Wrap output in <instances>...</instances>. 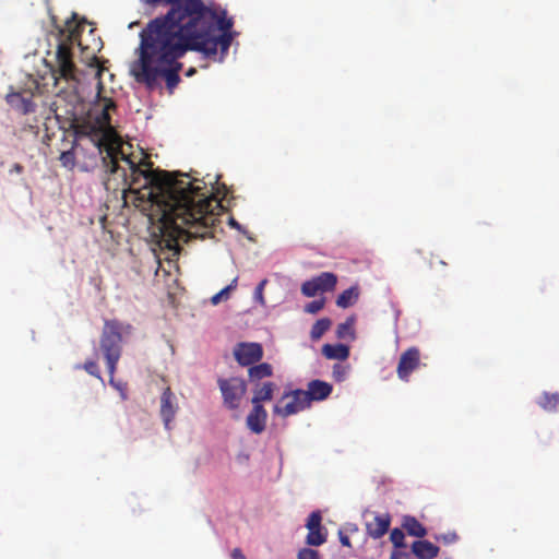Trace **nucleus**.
<instances>
[{"instance_id": "obj_4", "label": "nucleus", "mask_w": 559, "mask_h": 559, "mask_svg": "<svg viewBox=\"0 0 559 559\" xmlns=\"http://www.w3.org/2000/svg\"><path fill=\"white\" fill-rule=\"evenodd\" d=\"M68 39L70 43L61 41L57 46L56 67L51 68L55 85L58 84L60 79H63L73 85L79 83V79L76 76L78 69L73 62V53L71 49V45L74 41H78L79 46L82 45L81 41L78 40L76 29L70 32Z\"/></svg>"}, {"instance_id": "obj_31", "label": "nucleus", "mask_w": 559, "mask_h": 559, "mask_svg": "<svg viewBox=\"0 0 559 559\" xmlns=\"http://www.w3.org/2000/svg\"><path fill=\"white\" fill-rule=\"evenodd\" d=\"M324 304V298L312 300L311 302L306 305L305 311L312 314L318 313L320 310L323 309Z\"/></svg>"}, {"instance_id": "obj_30", "label": "nucleus", "mask_w": 559, "mask_h": 559, "mask_svg": "<svg viewBox=\"0 0 559 559\" xmlns=\"http://www.w3.org/2000/svg\"><path fill=\"white\" fill-rule=\"evenodd\" d=\"M82 368L91 376L103 380L100 376V370L98 364L95 360H86Z\"/></svg>"}, {"instance_id": "obj_5", "label": "nucleus", "mask_w": 559, "mask_h": 559, "mask_svg": "<svg viewBox=\"0 0 559 559\" xmlns=\"http://www.w3.org/2000/svg\"><path fill=\"white\" fill-rule=\"evenodd\" d=\"M217 384L224 406L229 411H237L247 393L245 379L240 377L219 378Z\"/></svg>"}, {"instance_id": "obj_24", "label": "nucleus", "mask_w": 559, "mask_h": 559, "mask_svg": "<svg viewBox=\"0 0 559 559\" xmlns=\"http://www.w3.org/2000/svg\"><path fill=\"white\" fill-rule=\"evenodd\" d=\"M331 320L329 318L319 319L311 328L310 337L312 341L320 340L323 334L331 328Z\"/></svg>"}, {"instance_id": "obj_2", "label": "nucleus", "mask_w": 559, "mask_h": 559, "mask_svg": "<svg viewBox=\"0 0 559 559\" xmlns=\"http://www.w3.org/2000/svg\"><path fill=\"white\" fill-rule=\"evenodd\" d=\"M163 7H168V11L151 20L140 32L139 57L131 66V74L148 88L164 79L173 93L180 82L179 59L188 51L215 59L219 51L222 60L233 41L234 22L203 0H163Z\"/></svg>"}, {"instance_id": "obj_1", "label": "nucleus", "mask_w": 559, "mask_h": 559, "mask_svg": "<svg viewBox=\"0 0 559 559\" xmlns=\"http://www.w3.org/2000/svg\"><path fill=\"white\" fill-rule=\"evenodd\" d=\"M73 135L71 147L60 154L61 165L74 168V150L82 148L78 143L82 139L96 150L107 173L117 174L121 169L119 158L124 160L130 170L128 176L122 169L121 176L128 183L126 192L133 194L135 206L148 211L152 223L158 224L166 247H177L180 239L189 241L214 236L224 207L203 180L191 179L188 174L153 169V163L146 159L134 163L122 153L120 143L110 131L78 126Z\"/></svg>"}, {"instance_id": "obj_21", "label": "nucleus", "mask_w": 559, "mask_h": 559, "mask_svg": "<svg viewBox=\"0 0 559 559\" xmlns=\"http://www.w3.org/2000/svg\"><path fill=\"white\" fill-rule=\"evenodd\" d=\"M313 280L321 293L333 290L337 283V276L331 272H322Z\"/></svg>"}, {"instance_id": "obj_16", "label": "nucleus", "mask_w": 559, "mask_h": 559, "mask_svg": "<svg viewBox=\"0 0 559 559\" xmlns=\"http://www.w3.org/2000/svg\"><path fill=\"white\" fill-rule=\"evenodd\" d=\"M276 384L271 381L263 382L253 390L252 404H262L273 399Z\"/></svg>"}, {"instance_id": "obj_10", "label": "nucleus", "mask_w": 559, "mask_h": 559, "mask_svg": "<svg viewBox=\"0 0 559 559\" xmlns=\"http://www.w3.org/2000/svg\"><path fill=\"white\" fill-rule=\"evenodd\" d=\"M420 366V350L417 347H409L401 354L396 373L402 381H408L411 373Z\"/></svg>"}, {"instance_id": "obj_3", "label": "nucleus", "mask_w": 559, "mask_h": 559, "mask_svg": "<svg viewBox=\"0 0 559 559\" xmlns=\"http://www.w3.org/2000/svg\"><path fill=\"white\" fill-rule=\"evenodd\" d=\"M132 332L133 326L130 323L117 319L105 320L104 322L99 348L106 361L110 383H114L117 365L122 355V343Z\"/></svg>"}, {"instance_id": "obj_7", "label": "nucleus", "mask_w": 559, "mask_h": 559, "mask_svg": "<svg viewBox=\"0 0 559 559\" xmlns=\"http://www.w3.org/2000/svg\"><path fill=\"white\" fill-rule=\"evenodd\" d=\"M39 91V84L36 80H31L26 90L11 92L5 96L7 103L23 115L34 112L36 105L33 102L34 93Z\"/></svg>"}, {"instance_id": "obj_38", "label": "nucleus", "mask_w": 559, "mask_h": 559, "mask_svg": "<svg viewBox=\"0 0 559 559\" xmlns=\"http://www.w3.org/2000/svg\"><path fill=\"white\" fill-rule=\"evenodd\" d=\"M144 3L153 7V8H156V7H159V5H163V0H142Z\"/></svg>"}, {"instance_id": "obj_18", "label": "nucleus", "mask_w": 559, "mask_h": 559, "mask_svg": "<svg viewBox=\"0 0 559 559\" xmlns=\"http://www.w3.org/2000/svg\"><path fill=\"white\" fill-rule=\"evenodd\" d=\"M322 354L328 359L346 360L349 356V347L344 344H324L322 346Z\"/></svg>"}, {"instance_id": "obj_29", "label": "nucleus", "mask_w": 559, "mask_h": 559, "mask_svg": "<svg viewBox=\"0 0 559 559\" xmlns=\"http://www.w3.org/2000/svg\"><path fill=\"white\" fill-rule=\"evenodd\" d=\"M301 293L307 297H314L318 293H320L317 283L313 278L306 281L301 285Z\"/></svg>"}, {"instance_id": "obj_42", "label": "nucleus", "mask_w": 559, "mask_h": 559, "mask_svg": "<svg viewBox=\"0 0 559 559\" xmlns=\"http://www.w3.org/2000/svg\"><path fill=\"white\" fill-rule=\"evenodd\" d=\"M440 264L447 265V263L444 261H442V260H440Z\"/></svg>"}, {"instance_id": "obj_39", "label": "nucleus", "mask_w": 559, "mask_h": 559, "mask_svg": "<svg viewBox=\"0 0 559 559\" xmlns=\"http://www.w3.org/2000/svg\"><path fill=\"white\" fill-rule=\"evenodd\" d=\"M228 224H229V226H231L233 228H236L238 230H240V228H241L240 224L234 217H229Z\"/></svg>"}, {"instance_id": "obj_32", "label": "nucleus", "mask_w": 559, "mask_h": 559, "mask_svg": "<svg viewBox=\"0 0 559 559\" xmlns=\"http://www.w3.org/2000/svg\"><path fill=\"white\" fill-rule=\"evenodd\" d=\"M436 540L438 542H441L445 545H450V544H453L455 543L457 539H459V536L455 532H449V533H445V534H439V535H436Z\"/></svg>"}, {"instance_id": "obj_8", "label": "nucleus", "mask_w": 559, "mask_h": 559, "mask_svg": "<svg viewBox=\"0 0 559 559\" xmlns=\"http://www.w3.org/2000/svg\"><path fill=\"white\" fill-rule=\"evenodd\" d=\"M93 61L97 66L96 78L98 80V82H97V99H98V105L103 107L99 117H97V122L100 126L109 127L110 126L109 110L110 109H115L116 108V104L112 100V98L107 97V96H103L104 86H103V82H102V74H103V72L105 70H107L106 67L104 66V63L106 61L100 62L96 57L93 58Z\"/></svg>"}, {"instance_id": "obj_26", "label": "nucleus", "mask_w": 559, "mask_h": 559, "mask_svg": "<svg viewBox=\"0 0 559 559\" xmlns=\"http://www.w3.org/2000/svg\"><path fill=\"white\" fill-rule=\"evenodd\" d=\"M237 287V278H234L229 285L219 290L217 294L212 296L211 302L213 305H218L223 300H227L229 298V294Z\"/></svg>"}, {"instance_id": "obj_22", "label": "nucleus", "mask_w": 559, "mask_h": 559, "mask_svg": "<svg viewBox=\"0 0 559 559\" xmlns=\"http://www.w3.org/2000/svg\"><path fill=\"white\" fill-rule=\"evenodd\" d=\"M273 374V368L267 362H262L255 366H250L248 376L250 381H260L264 378H269Z\"/></svg>"}, {"instance_id": "obj_37", "label": "nucleus", "mask_w": 559, "mask_h": 559, "mask_svg": "<svg viewBox=\"0 0 559 559\" xmlns=\"http://www.w3.org/2000/svg\"><path fill=\"white\" fill-rule=\"evenodd\" d=\"M230 556L233 559H246V556L242 554L240 548L233 549Z\"/></svg>"}, {"instance_id": "obj_9", "label": "nucleus", "mask_w": 559, "mask_h": 559, "mask_svg": "<svg viewBox=\"0 0 559 559\" xmlns=\"http://www.w3.org/2000/svg\"><path fill=\"white\" fill-rule=\"evenodd\" d=\"M236 361L243 367L259 362L263 357V348L260 343H238L234 348Z\"/></svg>"}, {"instance_id": "obj_35", "label": "nucleus", "mask_w": 559, "mask_h": 559, "mask_svg": "<svg viewBox=\"0 0 559 559\" xmlns=\"http://www.w3.org/2000/svg\"><path fill=\"white\" fill-rule=\"evenodd\" d=\"M403 549L404 548L394 549L390 555V559H412L411 554Z\"/></svg>"}, {"instance_id": "obj_23", "label": "nucleus", "mask_w": 559, "mask_h": 559, "mask_svg": "<svg viewBox=\"0 0 559 559\" xmlns=\"http://www.w3.org/2000/svg\"><path fill=\"white\" fill-rule=\"evenodd\" d=\"M355 322L354 316L348 317L343 323H340L336 329V336L341 340H354L355 338Z\"/></svg>"}, {"instance_id": "obj_15", "label": "nucleus", "mask_w": 559, "mask_h": 559, "mask_svg": "<svg viewBox=\"0 0 559 559\" xmlns=\"http://www.w3.org/2000/svg\"><path fill=\"white\" fill-rule=\"evenodd\" d=\"M412 554L418 559H435L439 555V547L429 540H416L411 546Z\"/></svg>"}, {"instance_id": "obj_17", "label": "nucleus", "mask_w": 559, "mask_h": 559, "mask_svg": "<svg viewBox=\"0 0 559 559\" xmlns=\"http://www.w3.org/2000/svg\"><path fill=\"white\" fill-rule=\"evenodd\" d=\"M402 527L408 535L423 538L427 535L426 527L412 515H405L402 520Z\"/></svg>"}, {"instance_id": "obj_33", "label": "nucleus", "mask_w": 559, "mask_h": 559, "mask_svg": "<svg viewBox=\"0 0 559 559\" xmlns=\"http://www.w3.org/2000/svg\"><path fill=\"white\" fill-rule=\"evenodd\" d=\"M266 283H267V280H265V278L262 280L258 284V286L255 287V290H254V299L257 302H259L262 306L265 304L263 290H264Z\"/></svg>"}, {"instance_id": "obj_40", "label": "nucleus", "mask_w": 559, "mask_h": 559, "mask_svg": "<svg viewBox=\"0 0 559 559\" xmlns=\"http://www.w3.org/2000/svg\"><path fill=\"white\" fill-rule=\"evenodd\" d=\"M23 170H24L23 166H22L21 164H19V163H15V164L12 166V168H11V170H10V171H11V173L15 171V173H17V174H21V173H23Z\"/></svg>"}, {"instance_id": "obj_6", "label": "nucleus", "mask_w": 559, "mask_h": 559, "mask_svg": "<svg viewBox=\"0 0 559 559\" xmlns=\"http://www.w3.org/2000/svg\"><path fill=\"white\" fill-rule=\"evenodd\" d=\"M310 406L305 390H295L283 394L280 403L274 405L273 412L282 417L295 415Z\"/></svg>"}, {"instance_id": "obj_25", "label": "nucleus", "mask_w": 559, "mask_h": 559, "mask_svg": "<svg viewBox=\"0 0 559 559\" xmlns=\"http://www.w3.org/2000/svg\"><path fill=\"white\" fill-rule=\"evenodd\" d=\"M325 540H326V533L324 532L323 528L309 531L307 538H306V543L310 546H320V545L324 544Z\"/></svg>"}, {"instance_id": "obj_19", "label": "nucleus", "mask_w": 559, "mask_h": 559, "mask_svg": "<svg viewBox=\"0 0 559 559\" xmlns=\"http://www.w3.org/2000/svg\"><path fill=\"white\" fill-rule=\"evenodd\" d=\"M537 404L546 412H559V393L544 392L537 400Z\"/></svg>"}, {"instance_id": "obj_20", "label": "nucleus", "mask_w": 559, "mask_h": 559, "mask_svg": "<svg viewBox=\"0 0 559 559\" xmlns=\"http://www.w3.org/2000/svg\"><path fill=\"white\" fill-rule=\"evenodd\" d=\"M359 289L356 286H352L344 292H342L336 298V306L343 309H346L358 300Z\"/></svg>"}, {"instance_id": "obj_14", "label": "nucleus", "mask_w": 559, "mask_h": 559, "mask_svg": "<svg viewBox=\"0 0 559 559\" xmlns=\"http://www.w3.org/2000/svg\"><path fill=\"white\" fill-rule=\"evenodd\" d=\"M332 385L325 381L321 380H312L308 383L307 390L305 393L309 403L312 401H323L332 393Z\"/></svg>"}, {"instance_id": "obj_41", "label": "nucleus", "mask_w": 559, "mask_h": 559, "mask_svg": "<svg viewBox=\"0 0 559 559\" xmlns=\"http://www.w3.org/2000/svg\"><path fill=\"white\" fill-rule=\"evenodd\" d=\"M195 72V69L191 68L188 70L187 75L190 76Z\"/></svg>"}, {"instance_id": "obj_13", "label": "nucleus", "mask_w": 559, "mask_h": 559, "mask_svg": "<svg viewBox=\"0 0 559 559\" xmlns=\"http://www.w3.org/2000/svg\"><path fill=\"white\" fill-rule=\"evenodd\" d=\"M177 409L176 396L167 386L160 396V416L166 429H170V423L175 418Z\"/></svg>"}, {"instance_id": "obj_27", "label": "nucleus", "mask_w": 559, "mask_h": 559, "mask_svg": "<svg viewBox=\"0 0 559 559\" xmlns=\"http://www.w3.org/2000/svg\"><path fill=\"white\" fill-rule=\"evenodd\" d=\"M404 531L405 530H403V527H395L390 532V540L393 544L394 549L406 548Z\"/></svg>"}, {"instance_id": "obj_34", "label": "nucleus", "mask_w": 559, "mask_h": 559, "mask_svg": "<svg viewBox=\"0 0 559 559\" xmlns=\"http://www.w3.org/2000/svg\"><path fill=\"white\" fill-rule=\"evenodd\" d=\"M297 559H320V556L314 549L302 548L298 551Z\"/></svg>"}, {"instance_id": "obj_36", "label": "nucleus", "mask_w": 559, "mask_h": 559, "mask_svg": "<svg viewBox=\"0 0 559 559\" xmlns=\"http://www.w3.org/2000/svg\"><path fill=\"white\" fill-rule=\"evenodd\" d=\"M338 537H340V542L343 546L349 547V548L352 547L349 537L346 534H344L342 531L338 532Z\"/></svg>"}, {"instance_id": "obj_28", "label": "nucleus", "mask_w": 559, "mask_h": 559, "mask_svg": "<svg viewBox=\"0 0 559 559\" xmlns=\"http://www.w3.org/2000/svg\"><path fill=\"white\" fill-rule=\"evenodd\" d=\"M321 521H322L321 513L319 511H313L308 516L306 527L308 528V531L322 530L323 527L321 526Z\"/></svg>"}, {"instance_id": "obj_11", "label": "nucleus", "mask_w": 559, "mask_h": 559, "mask_svg": "<svg viewBox=\"0 0 559 559\" xmlns=\"http://www.w3.org/2000/svg\"><path fill=\"white\" fill-rule=\"evenodd\" d=\"M391 515L389 513H376L371 521L366 522V533L372 539L383 537L391 525Z\"/></svg>"}, {"instance_id": "obj_12", "label": "nucleus", "mask_w": 559, "mask_h": 559, "mask_svg": "<svg viewBox=\"0 0 559 559\" xmlns=\"http://www.w3.org/2000/svg\"><path fill=\"white\" fill-rule=\"evenodd\" d=\"M267 420V412L262 404H252V409L247 416L246 425L247 428L255 433L260 435L265 430Z\"/></svg>"}]
</instances>
